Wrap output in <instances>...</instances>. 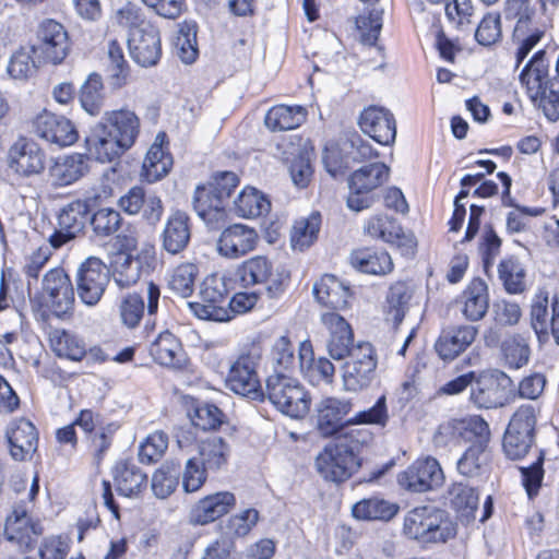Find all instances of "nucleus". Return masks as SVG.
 Instances as JSON below:
<instances>
[{"mask_svg":"<svg viewBox=\"0 0 559 559\" xmlns=\"http://www.w3.org/2000/svg\"><path fill=\"white\" fill-rule=\"evenodd\" d=\"M364 229L370 237L396 246L405 252L413 251L416 245L414 237L405 234L400 224L386 215L371 216L366 222Z\"/></svg>","mask_w":559,"mask_h":559,"instance_id":"24","label":"nucleus"},{"mask_svg":"<svg viewBox=\"0 0 559 559\" xmlns=\"http://www.w3.org/2000/svg\"><path fill=\"white\" fill-rule=\"evenodd\" d=\"M192 205L198 216L212 228H216L227 219V204L211 187L197 186L192 195Z\"/></svg>","mask_w":559,"mask_h":559,"instance_id":"25","label":"nucleus"},{"mask_svg":"<svg viewBox=\"0 0 559 559\" xmlns=\"http://www.w3.org/2000/svg\"><path fill=\"white\" fill-rule=\"evenodd\" d=\"M412 298V290L406 283L397 282L390 287L386 296L385 320L397 325L402 322Z\"/></svg>","mask_w":559,"mask_h":559,"instance_id":"48","label":"nucleus"},{"mask_svg":"<svg viewBox=\"0 0 559 559\" xmlns=\"http://www.w3.org/2000/svg\"><path fill=\"white\" fill-rule=\"evenodd\" d=\"M306 118L307 110L302 106L277 105L269 109L264 122L272 131H286L298 128Z\"/></svg>","mask_w":559,"mask_h":559,"instance_id":"40","label":"nucleus"},{"mask_svg":"<svg viewBox=\"0 0 559 559\" xmlns=\"http://www.w3.org/2000/svg\"><path fill=\"white\" fill-rule=\"evenodd\" d=\"M313 295L322 306L343 310L348 306L349 288L334 275H324L313 285Z\"/></svg>","mask_w":559,"mask_h":559,"instance_id":"34","label":"nucleus"},{"mask_svg":"<svg viewBox=\"0 0 559 559\" xmlns=\"http://www.w3.org/2000/svg\"><path fill=\"white\" fill-rule=\"evenodd\" d=\"M475 38L481 46H491L501 38V19L498 13H487L479 22Z\"/></svg>","mask_w":559,"mask_h":559,"instance_id":"64","label":"nucleus"},{"mask_svg":"<svg viewBox=\"0 0 559 559\" xmlns=\"http://www.w3.org/2000/svg\"><path fill=\"white\" fill-rule=\"evenodd\" d=\"M321 322L329 331L326 343L329 355L335 360L345 359L352 353L354 334L347 321L336 312H324Z\"/></svg>","mask_w":559,"mask_h":559,"instance_id":"23","label":"nucleus"},{"mask_svg":"<svg viewBox=\"0 0 559 559\" xmlns=\"http://www.w3.org/2000/svg\"><path fill=\"white\" fill-rule=\"evenodd\" d=\"M549 71L546 51L539 49L522 68L519 81L532 103L555 122L559 119V91L554 88V76L550 78Z\"/></svg>","mask_w":559,"mask_h":559,"instance_id":"2","label":"nucleus"},{"mask_svg":"<svg viewBox=\"0 0 559 559\" xmlns=\"http://www.w3.org/2000/svg\"><path fill=\"white\" fill-rule=\"evenodd\" d=\"M174 53L186 64L193 63L198 56L197 24L183 22L174 39Z\"/></svg>","mask_w":559,"mask_h":559,"instance_id":"47","label":"nucleus"},{"mask_svg":"<svg viewBox=\"0 0 559 559\" xmlns=\"http://www.w3.org/2000/svg\"><path fill=\"white\" fill-rule=\"evenodd\" d=\"M227 297L226 278L218 274H210L200 285V300L188 302V307L201 320L227 322Z\"/></svg>","mask_w":559,"mask_h":559,"instance_id":"7","label":"nucleus"},{"mask_svg":"<svg viewBox=\"0 0 559 559\" xmlns=\"http://www.w3.org/2000/svg\"><path fill=\"white\" fill-rule=\"evenodd\" d=\"M49 342L52 352L58 357L80 361L86 354L83 341L66 330H52L49 335Z\"/></svg>","mask_w":559,"mask_h":559,"instance_id":"45","label":"nucleus"},{"mask_svg":"<svg viewBox=\"0 0 559 559\" xmlns=\"http://www.w3.org/2000/svg\"><path fill=\"white\" fill-rule=\"evenodd\" d=\"M10 454L16 461L26 460L37 449L38 433L35 426L24 418L16 419L7 429Z\"/></svg>","mask_w":559,"mask_h":559,"instance_id":"30","label":"nucleus"},{"mask_svg":"<svg viewBox=\"0 0 559 559\" xmlns=\"http://www.w3.org/2000/svg\"><path fill=\"white\" fill-rule=\"evenodd\" d=\"M5 164L11 174L26 179L44 173L46 154L37 143L20 138L9 147Z\"/></svg>","mask_w":559,"mask_h":559,"instance_id":"13","label":"nucleus"},{"mask_svg":"<svg viewBox=\"0 0 559 559\" xmlns=\"http://www.w3.org/2000/svg\"><path fill=\"white\" fill-rule=\"evenodd\" d=\"M168 448V437L163 431H154L139 447L141 463L152 464L159 461Z\"/></svg>","mask_w":559,"mask_h":559,"instance_id":"57","label":"nucleus"},{"mask_svg":"<svg viewBox=\"0 0 559 559\" xmlns=\"http://www.w3.org/2000/svg\"><path fill=\"white\" fill-rule=\"evenodd\" d=\"M98 123L129 148L134 144L140 132V119L128 108L106 111Z\"/></svg>","mask_w":559,"mask_h":559,"instance_id":"28","label":"nucleus"},{"mask_svg":"<svg viewBox=\"0 0 559 559\" xmlns=\"http://www.w3.org/2000/svg\"><path fill=\"white\" fill-rule=\"evenodd\" d=\"M178 485V467L173 462H165L152 476L153 493L165 499L170 496Z\"/></svg>","mask_w":559,"mask_h":559,"instance_id":"55","label":"nucleus"},{"mask_svg":"<svg viewBox=\"0 0 559 559\" xmlns=\"http://www.w3.org/2000/svg\"><path fill=\"white\" fill-rule=\"evenodd\" d=\"M361 131L382 145H390L396 138L394 116L385 108L369 106L359 116Z\"/></svg>","mask_w":559,"mask_h":559,"instance_id":"21","label":"nucleus"},{"mask_svg":"<svg viewBox=\"0 0 559 559\" xmlns=\"http://www.w3.org/2000/svg\"><path fill=\"white\" fill-rule=\"evenodd\" d=\"M198 273V266L193 263L179 264L170 275L169 288L183 298L190 297L194 290Z\"/></svg>","mask_w":559,"mask_h":559,"instance_id":"56","label":"nucleus"},{"mask_svg":"<svg viewBox=\"0 0 559 559\" xmlns=\"http://www.w3.org/2000/svg\"><path fill=\"white\" fill-rule=\"evenodd\" d=\"M236 504L230 491H218L200 499L191 509L190 520L194 524L205 525L227 514Z\"/></svg>","mask_w":559,"mask_h":559,"instance_id":"27","label":"nucleus"},{"mask_svg":"<svg viewBox=\"0 0 559 559\" xmlns=\"http://www.w3.org/2000/svg\"><path fill=\"white\" fill-rule=\"evenodd\" d=\"M33 129L37 136L58 146H70L79 139V133L71 120L44 110L33 120Z\"/></svg>","mask_w":559,"mask_h":559,"instance_id":"19","label":"nucleus"},{"mask_svg":"<svg viewBox=\"0 0 559 559\" xmlns=\"http://www.w3.org/2000/svg\"><path fill=\"white\" fill-rule=\"evenodd\" d=\"M346 358L341 369L343 390L360 392L368 388L376 377L378 365L376 350L370 343L358 342Z\"/></svg>","mask_w":559,"mask_h":559,"instance_id":"6","label":"nucleus"},{"mask_svg":"<svg viewBox=\"0 0 559 559\" xmlns=\"http://www.w3.org/2000/svg\"><path fill=\"white\" fill-rule=\"evenodd\" d=\"M271 210L267 197L253 187L243 188L234 200V212L243 218H254L265 215Z\"/></svg>","mask_w":559,"mask_h":559,"instance_id":"38","label":"nucleus"},{"mask_svg":"<svg viewBox=\"0 0 559 559\" xmlns=\"http://www.w3.org/2000/svg\"><path fill=\"white\" fill-rule=\"evenodd\" d=\"M271 356L275 369L274 372L285 373L295 366V348L290 340L285 335L276 338L272 347Z\"/></svg>","mask_w":559,"mask_h":559,"instance_id":"62","label":"nucleus"},{"mask_svg":"<svg viewBox=\"0 0 559 559\" xmlns=\"http://www.w3.org/2000/svg\"><path fill=\"white\" fill-rule=\"evenodd\" d=\"M31 48L21 47L15 50L7 66L8 75L16 81H26L36 72V60Z\"/></svg>","mask_w":559,"mask_h":559,"instance_id":"54","label":"nucleus"},{"mask_svg":"<svg viewBox=\"0 0 559 559\" xmlns=\"http://www.w3.org/2000/svg\"><path fill=\"white\" fill-rule=\"evenodd\" d=\"M79 100L82 108L91 116H97L104 105V92L102 78L91 74L81 86Z\"/></svg>","mask_w":559,"mask_h":559,"instance_id":"51","label":"nucleus"},{"mask_svg":"<svg viewBox=\"0 0 559 559\" xmlns=\"http://www.w3.org/2000/svg\"><path fill=\"white\" fill-rule=\"evenodd\" d=\"M207 479V468L197 456L190 457L185 464L182 471V488L185 492L192 493L199 491Z\"/></svg>","mask_w":559,"mask_h":559,"instance_id":"61","label":"nucleus"},{"mask_svg":"<svg viewBox=\"0 0 559 559\" xmlns=\"http://www.w3.org/2000/svg\"><path fill=\"white\" fill-rule=\"evenodd\" d=\"M237 275L245 287L265 284L271 297H276L283 292V275L274 272L272 262L263 255L243 261L237 270Z\"/></svg>","mask_w":559,"mask_h":559,"instance_id":"17","label":"nucleus"},{"mask_svg":"<svg viewBox=\"0 0 559 559\" xmlns=\"http://www.w3.org/2000/svg\"><path fill=\"white\" fill-rule=\"evenodd\" d=\"M108 72L109 81L112 87L121 88L127 84L130 68L124 59L123 50L121 46L116 41L111 40L108 44Z\"/></svg>","mask_w":559,"mask_h":559,"instance_id":"53","label":"nucleus"},{"mask_svg":"<svg viewBox=\"0 0 559 559\" xmlns=\"http://www.w3.org/2000/svg\"><path fill=\"white\" fill-rule=\"evenodd\" d=\"M532 328L537 334L539 341L548 337V295L546 292H538L531 307Z\"/></svg>","mask_w":559,"mask_h":559,"instance_id":"59","label":"nucleus"},{"mask_svg":"<svg viewBox=\"0 0 559 559\" xmlns=\"http://www.w3.org/2000/svg\"><path fill=\"white\" fill-rule=\"evenodd\" d=\"M197 456L209 471L223 468L230 454L229 444L219 436H211L200 441Z\"/></svg>","mask_w":559,"mask_h":559,"instance_id":"41","label":"nucleus"},{"mask_svg":"<svg viewBox=\"0 0 559 559\" xmlns=\"http://www.w3.org/2000/svg\"><path fill=\"white\" fill-rule=\"evenodd\" d=\"M316 464L319 473L332 481L347 479L360 466L354 449L348 448L342 440L328 444L317 456Z\"/></svg>","mask_w":559,"mask_h":559,"instance_id":"11","label":"nucleus"},{"mask_svg":"<svg viewBox=\"0 0 559 559\" xmlns=\"http://www.w3.org/2000/svg\"><path fill=\"white\" fill-rule=\"evenodd\" d=\"M352 265L360 272L372 275H384L393 270V262L389 253L360 249L350 255Z\"/></svg>","mask_w":559,"mask_h":559,"instance_id":"43","label":"nucleus"},{"mask_svg":"<svg viewBox=\"0 0 559 559\" xmlns=\"http://www.w3.org/2000/svg\"><path fill=\"white\" fill-rule=\"evenodd\" d=\"M110 281L108 266L96 257H88L78 267L75 275L76 294L87 307L96 306Z\"/></svg>","mask_w":559,"mask_h":559,"instance_id":"9","label":"nucleus"},{"mask_svg":"<svg viewBox=\"0 0 559 559\" xmlns=\"http://www.w3.org/2000/svg\"><path fill=\"white\" fill-rule=\"evenodd\" d=\"M535 423L531 405H523L514 413L503 437V451L510 460L523 459L530 452Z\"/></svg>","mask_w":559,"mask_h":559,"instance_id":"10","label":"nucleus"},{"mask_svg":"<svg viewBox=\"0 0 559 559\" xmlns=\"http://www.w3.org/2000/svg\"><path fill=\"white\" fill-rule=\"evenodd\" d=\"M90 217V207L85 201L75 200L64 205L57 217L58 227L48 241L52 249H59L73 240L84 228Z\"/></svg>","mask_w":559,"mask_h":559,"instance_id":"16","label":"nucleus"},{"mask_svg":"<svg viewBox=\"0 0 559 559\" xmlns=\"http://www.w3.org/2000/svg\"><path fill=\"white\" fill-rule=\"evenodd\" d=\"M451 429L472 441V444L457 461L459 473L467 477L478 475L490 460L488 424L483 418L475 416L453 426L449 424L440 427L441 432H448Z\"/></svg>","mask_w":559,"mask_h":559,"instance_id":"3","label":"nucleus"},{"mask_svg":"<svg viewBox=\"0 0 559 559\" xmlns=\"http://www.w3.org/2000/svg\"><path fill=\"white\" fill-rule=\"evenodd\" d=\"M511 379L503 372L486 373L471 386V402L478 408H497L510 400Z\"/></svg>","mask_w":559,"mask_h":559,"instance_id":"15","label":"nucleus"},{"mask_svg":"<svg viewBox=\"0 0 559 559\" xmlns=\"http://www.w3.org/2000/svg\"><path fill=\"white\" fill-rule=\"evenodd\" d=\"M460 308L467 321L481 320L489 308V289L487 283L479 277L473 278L461 294Z\"/></svg>","mask_w":559,"mask_h":559,"instance_id":"32","label":"nucleus"},{"mask_svg":"<svg viewBox=\"0 0 559 559\" xmlns=\"http://www.w3.org/2000/svg\"><path fill=\"white\" fill-rule=\"evenodd\" d=\"M70 38L64 26L52 20L41 21L36 31V41L32 46L38 62L60 64L70 52Z\"/></svg>","mask_w":559,"mask_h":559,"instance_id":"8","label":"nucleus"},{"mask_svg":"<svg viewBox=\"0 0 559 559\" xmlns=\"http://www.w3.org/2000/svg\"><path fill=\"white\" fill-rule=\"evenodd\" d=\"M545 35L543 27L534 22L515 24L513 39L516 45L515 67L519 68L528 53L535 48V46L542 40Z\"/></svg>","mask_w":559,"mask_h":559,"instance_id":"44","label":"nucleus"},{"mask_svg":"<svg viewBox=\"0 0 559 559\" xmlns=\"http://www.w3.org/2000/svg\"><path fill=\"white\" fill-rule=\"evenodd\" d=\"M399 511V507L394 503L380 498L362 499L354 504L352 513L354 518L359 520H391Z\"/></svg>","mask_w":559,"mask_h":559,"instance_id":"46","label":"nucleus"},{"mask_svg":"<svg viewBox=\"0 0 559 559\" xmlns=\"http://www.w3.org/2000/svg\"><path fill=\"white\" fill-rule=\"evenodd\" d=\"M112 21L117 26L127 29L129 34L144 25H151L150 22L145 21L141 8L131 2H127L117 9L112 15Z\"/></svg>","mask_w":559,"mask_h":559,"instance_id":"60","label":"nucleus"},{"mask_svg":"<svg viewBox=\"0 0 559 559\" xmlns=\"http://www.w3.org/2000/svg\"><path fill=\"white\" fill-rule=\"evenodd\" d=\"M128 48L131 58L139 66L146 68L157 64L162 56L158 28L151 24L132 31L128 37Z\"/></svg>","mask_w":559,"mask_h":559,"instance_id":"20","label":"nucleus"},{"mask_svg":"<svg viewBox=\"0 0 559 559\" xmlns=\"http://www.w3.org/2000/svg\"><path fill=\"white\" fill-rule=\"evenodd\" d=\"M389 177L390 168L383 163H372L355 170L348 178L347 206L356 212L371 207L377 200L376 191Z\"/></svg>","mask_w":559,"mask_h":559,"instance_id":"5","label":"nucleus"},{"mask_svg":"<svg viewBox=\"0 0 559 559\" xmlns=\"http://www.w3.org/2000/svg\"><path fill=\"white\" fill-rule=\"evenodd\" d=\"M260 513L254 508H248L229 516L225 522L224 536L233 540L247 536L258 524Z\"/></svg>","mask_w":559,"mask_h":559,"instance_id":"52","label":"nucleus"},{"mask_svg":"<svg viewBox=\"0 0 559 559\" xmlns=\"http://www.w3.org/2000/svg\"><path fill=\"white\" fill-rule=\"evenodd\" d=\"M88 154L100 163H110L129 147L99 123H96L85 140Z\"/></svg>","mask_w":559,"mask_h":559,"instance_id":"31","label":"nucleus"},{"mask_svg":"<svg viewBox=\"0 0 559 559\" xmlns=\"http://www.w3.org/2000/svg\"><path fill=\"white\" fill-rule=\"evenodd\" d=\"M260 360L258 350L241 354L229 367L226 386L234 393L258 400L263 396L257 372Z\"/></svg>","mask_w":559,"mask_h":559,"instance_id":"12","label":"nucleus"},{"mask_svg":"<svg viewBox=\"0 0 559 559\" xmlns=\"http://www.w3.org/2000/svg\"><path fill=\"white\" fill-rule=\"evenodd\" d=\"M498 278L510 295H520L526 289V270L515 255L503 258L497 267Z\"/></svg>","mask_w":559,"mask_h":559,"instance_id":"39","label":"nucleus"},{"mask_svg":"<svg viewBox=\"0 0 559 559\" xmlns=\"http://www.w3.org/2000/svg\"><path fill=\"white\" fill-rule=\"evenodd\" d=\"M265 396L277 411L292 418H302L310 408L302 385L286 373L274 372L266 378Z\"/></svg>","mask_w":559,"mask_h":559,"instance_id":"4","label":"nucleus"},{"mask_svg":"<svg viewBox=\"0 0 559 559\" xmlns=\"http://www.w3.org/2000/svg\"><path fill=\"white\" fill-rule=\"evenodd\" d=\"M353 409L350 399L326 396L314 406L316 427L323 437L336 436L344 430L346 416Z\"/></svg>","mask_w":559,"mask_h":559,"instance_id":"18","label":"nucleus"},{"mask_svg":"<svg viewBox=\"0 0 559 559\" xmlns=\"http://www.w3.org/2000/svg\"><path fill=\"white\" fill-rule=\"evenodd\" d=\"M259 241L254 228L234 224L225 228L217 240L218 253L227 259H239L254 250Z\"/></svg>","mask_w":559,"mask_h":559,"instance_id":"22","label":"nucleus"},{"mask_svg":"<svg viewBox=\"0 0 559 559\" xmlns=\"http://www.w3.org/2000/svg\"><path fill=\"white\" fill-rule=\"evenodd\" d=\"M477 333V328L473 325L444 329L435 343V349L442 360L451 361L472 345Z\"/></svg>","mask_w":559,"mask_h":559,"instance_id":"26","label":"nucleus"},{"mask_svg":"<svg viewBox=\"0 0 559 559\" xmlns=\"http://www.w3.org/2000/svg\"><path fill=\"white\" fill-rule=\"evenodd\" d=\"M357 27L360 32L361 41L364 45L369 46V51L374 50L382 56L381 49L374 47L382 28L381 13L371 11L368 15L359 16L357 19Z\"/></svg>","mask_w":559,"mask_h":559,"instance_id":"58","label":"nucleus"},{"mask_svg":"<svg viewBox=\"0 0 559 559\" xmlns=\"http://www.w3.org/2000/svg\"><path fill=\"white\" fill-rule=\"evenodd\" d=\"M145 306L143 298L136 294H129L124 296L119 304V314L121 322L130 328H135L143 314Z\"/></svg>","mask_w":559,"mask_h":559,"instance_id":"63","label":"nucleus"},{"mask_svg":"<svg viewBox=\"0 0 559 559\" xmlns=\"http://www.w3.org/2000/svg\"><path fill=\"white\" fill-rule=\"evenodd\" d=\"M4 534L8 540L15 542L20 547L28 548L41 534V527L32 520L23 506H16L7 516Z\"/></svg>","mask_w":559,"mask_h":559,"instance_id":"29","label":"nucleus"},{"mask_svg":"<svg viewBox=\"0 0 559 559\" xmlns=\"http://www.w3.org/2000/svg\"><path fill=\"white\" fill-rule=\"evenodd\" d=\"M320 214L312 213L307 218H300L293 225L290 242L295 250L302 251L317 239L320 229Z\"/></svg>","mask_w":559,"mask_h":559,"instance_id":"50","label":"nucleus"},{"mask_svg":"<svg viewBox=\"0 0 559 559\" xmlns=\"http://www.w3.org/2000/svg\"><path fill=\"white\" fill-rule=\"evenodd\" d=\"M403 534L421 548L429 549L454 538L456 524L445 510L435 506H420L405 514Z\"/></svg>","mask_w":559,"mask_h":559,"instance_id":"1","label":"nucleus"},{"mask_svg":"<svg viewBox=\"0 0 559 559\" xmlns=\"http://www.w3.org/2000/svg\"><path fill=\"white\" fill-rule=\"evenodd\" d=\"M158 140L159 135L156 136L155 142L147 151L142 165V177L150 183L165 177L173 166L171 156L165 152L162 142H158Z\"/></svg>","mask_w":559,"mask_h":559,"instance_id":"42","label":"nucleus"},{"mask_svg":"<svg viewBox=\"0 0 559 559\" xmlns=\"http://www.w3.org/2000/svg\"><path fill=\"white\" fill-rule=\"evenodd\" d=\"M85 170L84 156L71 154L56 159L49 168V178L55 187H66L79 180Z\"/></svg>","mask_w":559,"mask_h":559,"instance_id":"37","label":"nucleus"},{"mask_svg":"<svg viewBox=\"0 0 559 559\" xmlns=\"http://www.w3.org/2000/svg\"><path fill=\"white\" fill-rule=\"evenodd\" d=\"M445 480L443 469L432 456L419 457L399 474V484L413 492H426L440 488Z\"/></svg>","mask_w":559,"mask_h":559,"instance_id":"14","label":"nucleus"},{"mask_svg":"<svg viewBox=\"0 0 559 559\" xmlns=\"http://www.w3.org/2000/svg\"><path fill=\"white\" fill-rule=\"evenodd\" d=\"M451 506L464 518H474L477 510L479 497L475 488L466 483H454L450 489Z\"/></svg>","mask_w":559,"mask_h":559,"instance_id":"49","label":"nucleus"},{"mask_svg":"<svg viewBox=\"0 0 559 559\" xmlns=\"http://www.w3.org/2000/svg\"><path fill=\"white\" fill-rule=\"evenodd\" d=\"M150 355L159 365L180 369L186 365V355L178 338L169 331L159 333L150 345Z\"/></svg>","mask_w":559,"mask_h":559,"instance_id":"33","label":"nucleus"},{"mask_svg":"<svg viewBox=\"0 0 559 559\" xmlns=\"http://www.w3.org/2000/svg\"><path fill=\"white\" fill-rule=\"evenodd\" d=\"M191 237L189 217L186 213H173L164 227L163 248L171 254L180 253L188 246Z\"/></svg>","mask_w":559,"mask_h":559,"instance_id":"35","label":"nucleus"},{"mask_svg":"<svg viewBox=\"0 0 559 559\" xmlns=\"http://www.w3.org/2000/svg\"><path fill=\"white\" fill-rule=\"evenodd\" d=\"M117 490L124 497H138L147 485V476L139 466L129 461H120L114 468Z\"/></svg>","mask_w":559,"mask_h":559,"instance_id":"36","label":"nucleus"}]
</instances>
